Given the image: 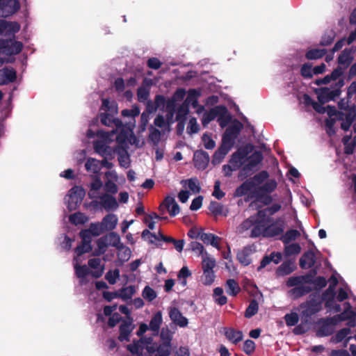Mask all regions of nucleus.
Segmentation results:
<instances>
[{"label": "nucleus", "instance_id": "nucleus-39", "mask_svg": "<svg viewBox=\"0 0 356 356\" xmlns=\"http://www.w3.org/2000/svg\"><path fill=\"white\" fill-rule=\"evenodd\" d=\"M259 310V304L255 299L250 300L248 307L245 311L244 316L245 318H250L257 314Z\"/></svg>", "mask_w": 356, "mask_h": 356}, {"label": "nucleus", "instance_id": "nucleus-26", "mask_svg": "<svg viewBox=\"0 0 356 356\" xmlns=\"http://www.w3.org/2000/svg\"><path fill=\"white\" fill-rule=\"evenodd\" d=\"M320 326L317 332L318 336L327 337L333 334L334 330L332 326L325 318H321L319 321Z\"/></svg>", "mask_w": 356, "mask_h": 356}, {"label": "nucleus", "instance_id": "nucleus-10", "mask_svg": "<svg viewBox=\"0 0 356 356\" xmlns=\"http://www.w3.org/2000/svg\"><path fill=\"white\" fill-rule=\"evenodd\" d=\"M135 325L133 324L132 318H129V320H123L119 327L120 334L118 340L121 342L129 341V336L134 330Z\"/></svg>", "mask_w": 356, "mask_h": 356}, {"label": "nucleus", "instance_id": "nucleus-22", "mask_svg": "<svg viewBox=\"0 0 356 356\" xmlns=\"http://www.w3.org/2000/svg\"><path fill=\"white\" fill-rule=\"evenodd\" d=\"M106 240L108 245L115 248L118 250H122L124 245L120 242V237L119 234L114 232H109L106 236H104Z\"/></svg>", "mask_w": 356, "mask_h": 356}, {"label": "nucleus", "instance_id": "nucleus-60", "mask_svg": "<svg viewBox=\"0 0 356 356\" xmlns=\"http://www.w3.org/2000/svg\"><path fill=\"white\" fill-rule=\"evenodd\" d=\"M87 229L89 230L93 236H98L104 231L102 223L99 222L91 223Z\"/></svg>", "mask_w": 356, "mask_h": 356}, {"label": "nucleus", "instance_id": "nucleus-33", "mask_svg": "<svg viewBox=\"0 0 356 356\" xmlns=\"http://www.w3.org/2000/svg\"><path fill=\"white\" fill-rule=\"evenodd\" d=\"M327 54L325 49H310L305 54L307 60H317L323 58Z\"/></svg>", "mask_w": 356, "mask_h": 356}, {"label": "nucleus", "instance_id": "nucleus-28", "mask_svg": "<svg viewBox=\"0 0 356 356\" xmlns=\"http://www.w3.org/2000/svg\"><path fill=\"white\" fill-rule=\"evenodd\" d=\"M312 291V289L309 286H298L291 289L289 293L293 297V299H298L306 294H308Z\"/></svg>", "mask_w": 356, "mask_h": 356}, {"label": "nucleus", "instance_id": "nucleus-27", "mask_svg": "<svg viewBox=\"0 0 356 356\" xmlns=\"http://www.w3.org/2000/svg\"><path fill=\"white\" fill-rule=\"evenodd\" d=\"M225 290L228 295L235 297L241 291L238 283L234 279H228L225 283Z\"/></svg>", "mask_w": 356, "mask_h": 356}, {"label": "nucleus", "instance_id": "nucleus-38", "mask_svg": "<svg viewBox=\"0 0 356 356\" xmlns=\"http://www.w3.org/2000/svg\"><path fill=\"white\" fill-rule=\"evenodd\" d=\"M86 170L92 173H98L101 170L100 162L96 159L88 158L85 163Z\"/></svg>", "mask_w": 356, "mask_h": 356}, {"label": "nucleus", "instance_id": "nucleus-15", "mask_svg": "<svg viewBox=\"0 0 356 356\" xmlns=\"http://www.w3.org/2000/svg\"><path fill=\"white\" fill-rule=\"evenodd\" d=\"M169 316L172 323L180 327H185L188 324V320L184 316L178 308L175 307L169 309Z\"/></svg>", "mask_w": 356, "mask_h": 356}, {"label": "nucleus", "instance_id": "nucleus-64", "mask_svg": "<svg viewBox=\"0 0 356 356\" xmlns=\"http://www.w3.org/2000/svg\"><path fill=\"white\" fill-rule=\"evenodd\" d=\"M186 181H188V186L189 189L194 193H198L200 192L201 188L200 186V183L197 178H191L186 180Z\"/></svg>", "mask_w": 356, "mask_h": 356}, {"label": "nucleus", "instance_id": "nucleus-34", "mask_svg": "<svg viewBox=\"0 0 356 356\" xmlns=\"http://www.w3.org/2000/svg\"><path fill=\"white\" fill-rule=\"evenodd\" d=\"M225 335L227 339L233 343L236 344L243 339V333L241 331H236L232 328L227 329Z\"/></svg>", "mask_w": 356, "mask_h": 356}, {"label": "nucleus", "instance_id": "nucleus-51", "mask_svg": "<svg viewBox=\"0 0 356 356\" xmlns=\"http://www.w3.org/2000/svg\"><path fill=\"white\" fill-rule=\"evenodd\" d=\"M300 74L305 79H311L313 77L312 65L309 63L303 64L300 68Z\"/></svg>", "mask_w": 356, "mask_h": 356}, {"label": "nucleus", "instance_id": "nucleus-6", "mask_svg": "<svg viewBox=\"0 0 356 356\" xmlns=\"http://www.w3.org/2000/svg\"><path fill=\"white\" fill-rule=\"evenodd\" d=\"M20 8L18 0H3L0 2V17L6 18L16 13Z\"/></svg>", "mask_w": 356, "mask_h": 356}, {"label": "nucleus", "instance_id": "nucleus-1", "mask_svg": "<svg viewBox=\"0 0 356 356\" xmlns=\"http://www.w3.org/2000/svg\"><path fill=\"white\" fill-rule=\"evenodd\" d=\"M344 86V80L339 79L334 86L329 87H321L314 89V92L317 95V99L321 104H325L330 101H334L341 93V88Z\"/></svg>", "mask_w": 356, "mask_h": 356}, {"label": "nucleus", "instance_id": "nucleus-21", "mask_svg": "<svg viewBox=\"0 0 356 356\" xmlns=\"http://www.w3.org/2000/svg\"><path fill=\"white\" fill-rule=\"evenodd\" d=\"M88 266L94 269L90 274L95 278L102 277L104 270V265L101 266V259L99 258L90 259L88 260Z\"/></svg>", "mask_w": 356, "mask_h": 356}, {"label": "nucleus", "instance_id": "nucleus-36", "mask_svg": "<svg viewBox=\"0 0 356 356\" xmlns=\"http://www.w3.org/2000/svg\"><path fill=\"white\" fill-rule=\"evenodd\" d=\"M160 337L162 341L161 345L171 347V341L173 337V332L166 326L161 329Z\"/></svg>", "mask_w": 356, "mask_h": 356}, {"label": "nucleus", "instance_id": "nucleus-56", "mask_svg": "<svg viewBox=\"0 0 356 356\" xmlns=\"http://www.w3.org/2000/svg\"><path fill=\"white\" fill-rule=\"evenodd\" d=\"M209 209L214 216H220L222 214L223 206L218 202L211 201Z\"/></svg>", "mask_w": 356, "mask_h": 356}, {"label": "nucleus", "instance_id": "nucleus-30", "mask_svg": "<svg viewBox=\"0 0 356 356\" xmlns=\"http://www.w3.org/2000/svg\"><path fill=\"white\" fill-rule=\"evenodd\" d=\"M295 266L291 261L283 262L276 270L277 276H285L295 270Z\"/></svg>", "mask_w": 356, "mask_h": 356}, {"label": "nucleus", "instance_id": "nucleus-2", "mask_svg": "<svg viewBox=\"0 0 356 356\" xmlns=\"http://www.w3.org/2000/svg\"><path fill=\"white\" fill-rule=\"evenodd\" d=\"M254 226L251 229L250 236L255 238L265 236V232L270 222H273V218L266 216L264 211H258L254 214Z\"/></svg>", "mask_w": 356, "mask_h": 356}, {"label": "nucleus", "instance_id": "nucleus-24", "mask_svg": "<svg viewBox=\"0 0 356 356\" xmlns=\"http://www.w3.org/2000/svg\"><path fill=\"white\" fill-rule=\"evenodd\" d=\"M101 223L104 230L111 231L115 228L118 218L115 214L109 213L103 218Z\"/></svg>", "mask_w": 356, "mask_h": 356}, {"label": "nucleus", "instance_id": "nucleus-54", "mask_svg": "<svg viewBox=\"0 0 356 356\" xmlns=\"http://www.w3.org/2000/svg\"><path fill=\"white\" fill-rule=\"evenodd\" d=\"M244 161L240 156L235 152L231 156L229 163L234 167V169L238 170L244 163Z\"/></svg>", "mask_w": 356, "mask_h": 356}, {"label": "nucleus", "instance_id": "nucleus-37", "mask_svg": "<svg viewBox=\"0 0 356 356\" xmlns=\"http://www.w3.org/2000/svg\"><path fill=\"white\" fill-rule=\"evenodd\" d=\"M142 340L134 341L132 343L127 345V350L134 355L142 356L145 349L144 346L141 344Z\"/></svg>", "mask_w": 356, "mask_h": 356}, {"label": "nucleus", "instance_id": "nucleus-7", "mask_svg": "<svg viewBox=\"0 0 356 356\" xmlns=\"http://www.w3.org/2000/svg\"><path fill=\"white\" fill-rule=\"evenodd\" d=\"M167 209L171 217H174L177 215L180 211V208L178 204L176 202L175 197L171 196H167L163 202L159 207V211L161 214H164Z\"/></svg>", "mask_w": 356, "mask_h": 356}, {"label": "nucleus", "instance_id": "nucleus-41", "mask_svg": "<svg viewBox=\"0 0 356 356\" xmlns=\"http://www.w3.org/2000/svg\"><path fill=\"white\" fill-rule=\"evenodd\" d=\"M300 235V232L296 229H289L284 234H282L281 240L284 245L294 241Z\"/></svg>", "mask_w": 356, "mask_h": 356}, {"label": "nucleus", "instance_id": "nucleus-46", "mask_svg": "<svg viewBox=\"0 0 356 356\" xmlns=\"http://www.w3.org/2000/svg\"><path fill=\"white\" fill-rule=\"evenodd\" d=\"M345 305H347V308H346L343 312L338 314L339 320L343 321H347L348 318H356V313L351 309L350 304L346 302Z\"/></svg>", "mask_w": 356, "mask_h": 356}, {"label": "nucleus", "instance_id": "nucleus-47", "mask_svg": "<svg viewBox=\"0 0 356 356\" xmlns=\"http://www.w3.org/2000/svg\"><path fill=\"white\" fill-rule=\"evenodd\" d=\"M268 172L266 170H262L254 175L252 177L248 179V180L251 181L252 183L254 184V187H256V186L262 184L266 179H268Z\"/></svg>", "mask_w": 356, "mask_h": 356}, {"label": "nucleus", "instance_id": "nucleus-17", "mask_svg": "<svg viewBox=\"0 0 356 356\" xmlns=\"http://www.w3.org/2000/svg\"><path fill=\"white\" fill-rule=\"evenodd\" d=\"M253 252V249L251 246H245L238 252L236 259L241 265L247 266L252 262L251 256Z\"/></svg>", "mask_w": 356, "mask_h": 356}, {"label": "nucleus", "instance_id": "nucleus-25", "mask_svg": "<svg viewBox=\"0 0 356 356\" xmlns=\"http://www.w3.org/2000/svg\"><path fill=\"white\" fill-rule=\"evenodd\" d=\"M254 188V184L251 181L247 179L238 186L234 193V197H242L248 194V192Z\"/></svg>", "mask_w": 356, "mask_h": 356}, {"label": "nucleus", "instance_id": "nucleus-52", "mask_svg": "<svg viewBox=\"0 0 356 356\" xmlns=\"http://www.w3.org/2000/svg\"><path fill=\"white\" fill-rule=\"evenodd\" d=\"M255 168L254 167H252L251 165H249L248 163L244 165L238 173V177L239 179H244L249 176L252 175L253 172H254Z\"/></svg>", "mask_w": 356, "mask_h": 356}, {"label": "nucleus", "instance_id": "nucleus-20", "mask_svg": "<svg viewBox=\"0 0 356 356\" xmlns=\"http://www.w3.org/2000/svg\"><path fill=\"white\" fill-rule=\"evenodd\" d=\"M231 148L229 146L222 143L212 156V164L214 165L220 164Z\"/></svg>", "mask_w": 356, "mask_h": 356}, {"label": "nucleus", "instance_id": "nucleus-9", "mask_svg": "<svg viewBox=\"0 0 356 356\" xmlns=\"http://www.w3.org/2000/svg\"><path fill=\"white\" fill-rule=\"evenodd\" d=\"M99 202H94L95 204H99L106 211H115L119 205L115 197L108 193H104L99 197Z\"/></svg>", "mask_w": 356, "mask_h": 356}, {"label": "nucleus", "instance_id": "nucleus-43", "mask_svg": "<svg viewBox=\"0 0 356 356\" xmlns=\"http://www.w3.org/2000/svg\"><path fill=\"white\" fill-rule=\"evenodd\" d=\"M213 297L216 302L219 305H225L227 302V298L223 295V289L221 287H216L213 289Z\"/></svg>", "mask_w": 356, "mask_h": 356}, {"label": "nucleus", "instance_id": "nucleus-59", "mask_svg": "<svg viewBox=\"0 0 356 356\" xmlns=\"http://www.w3.org/2000/svg\"><path fill=\"white\" fill-rule=\"evenodd\" d=\"M69 200L67 202V208L70 211H73L76 209V208L81 204L82 201H79V197H76V195H72L71 194H68Z\"/></svg>", "mask_w": 356, "mask_h": 356}, {"label": "nucleus", "instance_id": "nucleus-13", "mask_svg": "<svg viewBox=\"0 0 356 356\" xmlns=\"http://www.w3.org/2000/svg\"><path fill=\"white\" fill-rule=\"evenodd\" d=\"M225 112H227V108L225 106L219 105L211 108L209 112L204 113L202 118V124L206 127L210 122L213 120L218 115H222Z\"/></svg>", "mask_w": 356, "mask_h": 356}, {"label": "nucleus", "instance_id": "nucleus-29", "mask_svg": "<svg viewBox=\"0 0 356 356\" xmlns=\"http://www.w3.org/2000/svg\"><path fill=\"white\" fill-rule=\"evenodd\" d=\"M351 50L346 48L343 49L338 57V63L348 67L352 63L353 57L351 56Z\"/></svg>", "mask_w": 356, "mask_h": 356}, {"label": "nucleus", "instance_id": "nucleus-18", "mask_svg": "<svg viewBox=\"0 0 356 356\" xmlns=\"http://www.w3.org/2000/svg\"><path fill=\"white\" fill-rule=\"evenodd\" d=\"M350 332L351 330L349 327H343L337 331L336 334L332 337L331 341L334 343H339L344 341L343 347L346 348L349 341L353 338L352 337H348Z\"/></svg>", "mask_w": 356, "mask_h": 356}, {"label": "nucleus", "instance_id": "nucleus-53", "mask_svg": "<svg viewBox=\"0 0 356 356\" xmlns=\"http://www.w3.org/2000/svg\"><path fill=\"white\" fill-rule=\"evenodd\" d=\"M120 277V270L115 268L114 270H108L105 275V279L110 284H115Z\"/></svg>", "mask_w": 356, "mask_h": 356}, {"label": "nucleus", "instance_id": "nucleus-14", "mask_svg": "<svg viewBox=\"0 0 356 356\" xmlns=\"http://www.w3.org/2000/svg\"><path fill=\"white\" fill-rule=\"evenodd\" d=\"M99 118L102 124L107 127H115L116 129L112 130V134H115L118 129L122 128L123 126V122L119 118H115L111 114L108 113H100Z\"/></svg>", "mask_w": 356, "mask_h": 356}, {"label": "nucleus", "instance_id": "nucleus-48", "mask_svg": "<svg viewBox=\"0 0 356 356\" xmlns=\"http://www.w3.org/2000/svg\"><path fill=\"white\" fill-rule=\"evenodd\" d=\"M149 140L153 143L154 146H157L161 140V131L152 126L149 128Z\"/></svg>", "mask_w": 356, "mask_h": 356}, {"label": "nucleus", "instance_id": "nucleus-63", "mask_svg": "<svg viewBox=\"0 0 356 356\" xmlns=\"http://www.w3.org/2000/svg\"><path fill=\"white\" fill-rule=\"evenodd\" d=\"M188 113H189V109H188V107L187 105L181 106L177 110V115H176L177 121H179V120L186 121V115H188Z\"/></svg>", "mask_w": 356, "mask_h": 356}, {"label": "nucleus", "instance_id": "nucleus-32", "mask_svg": "<svg viewBox=\"0 0 356 356\" xmlns=\"http://www.w3.org/2000/svg\"><path fill=\"white\" fill-rule=\"evenodd\" d=\"M162 314L161 312H157L154 316L152 317L149 328L154 332L158 333L162 323Z\"/></svg>", "mask_w": 356, "mask_h": 356}, {"label": "nucleus", "instance_id": "nucleus-42", "mask_svg": "<svg viewBox=\"0 0 356 356\" xmlns=\"http://www.w3.org/2000/svg\"><path fill=\"white\" fill-rule=\"evenodd\" d=\"M301 251V247L299 243H295L289 245H285L284 254L286 257L298 254Z\"/></svg>", "mask_w": 356, "mask_h": 356}, {"label": "nucleus", "instance_id": "nucleus-12", "mask_svg": "<svg viewBox=\"0 0 356 356\" xmlns=\"http://www.w3.org/2000/svg\"><path fill=\"white\" fill-rule=\"evenodd\" d=\"M193 161L197 169L205 170L209 162V155L204 150H197L194 152Z\"/></svg>", "mask_w": 356, "mask_h": 356}, {"label": "nucleus", "instance_id": "nucleus-58", "mask_svg": "<svg viewBox=\"0 0 356 356\" xmlns=\"http://www.w3.org/2000/svg\"><path fill=\"white\" fill-rule=\"evenodd\" d=\"M75 273L79 278H84L86 276L89 275L91 272L86 265H75L74 266Z\"/></svg>", "mask_w": 356, "mask_h": 356}, {"label": "nucleus", "instance_id": "nucleus-45", "mask_svg": "<svg viewBox=\"0 0 356 356\" xmlns=\"http://www.w3.org/2000/svg\"><path fill=\"white\" fill-rule=\"evenodd\" d=\"M69 220L72 224L78 225L84 224L88 218L83 213L76 212L70 216Z\"/></svg>", "mask_w": 356, "mask_h": 356}, {"label": "nucleus", "instance_id": "nucleus-57", "mask_svg": "<svg viewBox=\"0 0 356 356\" xmlns=\"http://www.w3.org/2000/svg\"><path fill=\"white\" fill-rule=\"evenodd\" d=\"M216 266V261L209 257L203 258L202 268L203 271H213V268Z\"/></svg>", "mask_w": 356, "mask_h": 356}, {"label": "nucleus", "instance_id": "nucleus-50", "mask_svg": "<svg viewBox=\"0 0 356 356\" xmlns=\"http://www.w3.org/2000/svg\"><path fill=\"white\" fill-rule=\"evenodd\" d=\"M92 249L91 243L81 241V243L74 249V252L77 256H81L84 253L90 252Z\"/></svg>", "mask_w": 356, "mask_h": 356}, {"label": "nucleus", "instance_id": "nucleus-62", "mask_svg": "<svg viewBox=\"0 0 356 356\" xmlns=\"http://www.w3.org/2000/svg\"><path fill=\"white\" fill-rule=\"evenodd\" d=\"M69 193L79 197V201H83L86 191L82 186H75L69 191Z\"/></svg>", "mask_w": 356, "mask_h": 356}, {"label": "nucleus", "instance_id": "nucleus-11", "mask_svg": "<svg viewBox=\"0 0 356 356\" xmlns=\"http://www.w3.org/2000/svg\"><path fill=\"white\" fill-rule=\"evenodd\" d=\"M20 24L17 22H8L0 19V35L10 36L19 32Z\"/></svg>", "mask_w": 356, "mask_h": 356}, {"label": "nucleus", "instance_id": "nucleus-49", "mask_svg": "<svg viewBox=\"0 0 356 356\" xmlns=\"http://www.w3.org/2000/svg\"><path fill=\"white\" fill-rule=\"evenodd\" d=\"M335 286L329 285L328 288L323 293L322 299L326 300V306H328L330 301H332L335 297Z\"/></svg>", "mask_w": 356, "mask_h": 356}, {"label": "nucleus", "instance_id": "nucleus-61", "mask_svg": "<svg viewBox=\"0 0 356 356\" xmlns=\"http://www.w3.org/2000/svg\"><path fill=\"white\" fill-rule=\"evenodd\" d=\"M284 320L288 326H294L298 323L299 317L298 314L292 312L291 314H286L284 316Z\"/></svg>", "mask_w": 356, "mask_h": 356}, {"label": "nucleus", "instance_id": "nucleus-8", "mask_svg": "<svg viewBox=\"0 0 356 356\" xmlns=\"http://www.w3.org/2000/svg\"><path fill=\"white\" fill-rule=\"evenodd\" d=\"M284 231V221L282 218H277L275 221L270 222L265 232L264 238H272L282 235Z\"/></svg>", "mask_w": 356, "mask_h": 356}, {"label": "nucleus", "instance_id": "nucleus-19", "mask_svg": "<svg viewBox=\"0 0 356 356\" xmlns=\"http://www.w3.org/2000/svg\"><path fill=\"white\" fill-rule=\"evenodd\" d=\"M316 263V256L313 251L308 250L305 252L299 261V265L301 268L306 269L312 268Z\"/></svg>", "mask_w": 356, "mask_h": 356}, {"label": "nucleus", "instance_id": "nucleus-3", "mask_svg": "<svg viewBox=\"0 0 356 356\" xmlns=\"http://www.w3.org/2000/svg\"><path fill=\"white\" fill-rule=\"evenodd\" d=\"M302 321L308 323L312 316L319 312L322 309V302L316 298H311L300 305Z\"/></svg>", "mask_w": 356, "mask_h": 356}, {"label": "nucleus", "instance_id": "nucleus-55", "mask_svg": "<svg viewBox=\"0 0 356 356\" xmlns=\"http://www.w3.org/2000/svg\"><path fill=\"white\" fill-rule=\"evenodd\" d=\"M142 296L146 300L152 302L156 298V293L152 288L146 286L143 290Z\"/></svg>", "mask_w": 356, "mask_h": 356}, {"label": "nucleus", "instance_id": "nucleus-35", "mask_svg": "<svg viewBox=\"0 0 356 356\" xmlns=\"http://www.w3.org/2000/svg\"><path fill=\"white\" fill-rule=\"evenodd\" d=\"M277 184L275 179H270L262 186L258 187L254 191L259 193H270L276 188Z\"/></svg>", "mask_w": 356, "mask_h": 356}, {"label": "nucleus", "instance_id": "nucleus-5", "mask_svg": "<svg viewBox=\"0 0 356 356\" xmlns=\"http://www.w3.org/2000/svg\"><path fill=\"white\" fill-rule=\"evenodd\" d=\"M23 49V44L19 41H12L10 39H0V50L8 56L17 55Z\"/></svg>", "mask_w": 356, "mask_h": 356}, {"label": "nucleus", "instance_id": "nucleus-16", "mask_svg": "<svg viewBox=\"0 0 356 356\" xmlns=\"http://www.w3.org/2000/svg\"><path fill=\"white\" fill-rule=\"evenodd\" d=\"M17 79V72L13 67H5L0 70V86L13 83Z\"/></svg>", "mask_w": 356, "mask_h": 356}, {"label": "nucleus", "instance_id": "nucleus-31", "mask_svg": "<svg viewBox=\"0 0 356 356\" xmlns=\"http://www.w3.org/2000/svg\"><path fill=\"white\" fill-rule=\"evenodd\" d=\"M102 182L98 176L93 177V181L90 185V191L88 192V197L90 199H94L98 197L97 195V191L102 187Z\"/></svg>", "mask_w": 356, "mask_h": 356}, {"label": "nucleus", "instance_id": "nucleus-44", "mask_svg": "<svg viewBox=\"0 0 356 356\" xmlns=\"http://www.w3.org/2000/svg\"><path fill=\"white\" fill-rule=\"evenodd\" d=\"M264 157L261 152L255 151L248 158V163L249 165L256 167L262 161Z\"/></svg>", "mask_w": 356, "mask_h": 356}, {"label": "nucleus", "instance_id": "nucleus-4", "mask_svg": "<svg viewBox=\"0 0 356 356\" xmlns=\"http://www.w3.org/2000/svg\"><path fill=\"white\" fill-rule=\"evenodd\" d=\"M243 128V124L239 120H234L232 124L227 127L222 135V143L229 146V147H232L235 139L238 137Z\"/></svg>", "mask_w": 356, "mask_h": 356}, {"label": "nucleus", "instance_id": "nucleus-40", "mask_svg": "<svg viewBox=\"0 0 356 356\" xmlns=\"http://www.w3.org/2000/svg\"><path fill=\"white\" fill-rule=\"evenodd\" d=\"M136 293L135 286L133 285H130L127 287L122 288L120 291V298H122L123 300H127L132 298V296Z\"/></svg>", "mask_w": 356, "mask_h": 356}, {"label": "nucleus", "instance_id": "nucleus-23", "mask_svg": "<svg viewBox=\"0 0 356 356\" xmlns=\"http://www.w3.org/2000/svg\"><path fill=\"white\" fill-rule=\"evenodd\" d=\"M200 239L206 245H211L213 247L220 249L221 238L213 234L202 232Z\"/></svg>", "mask_w": 356, "mask_h": 356}]
</instances>
